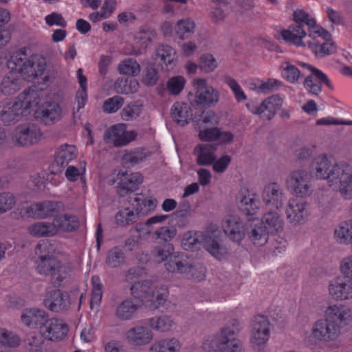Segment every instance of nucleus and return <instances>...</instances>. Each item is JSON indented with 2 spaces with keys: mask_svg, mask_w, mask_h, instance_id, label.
Wrapping results in <instances>:
<instances>
[{
  "mask_svg": "<svg viewBox=\"0 0 352 352\" xmlns=\"http://www.w3.org/2000/svg\"><path fill=\"white\" fill-rule=\"evenodd\" d=\"M282 99L278 95H273L265 99L260 105L263 116L271 120L282 105Z\"/></svg>",
  "mask_w": 352,
  "mask_h": 352,
  "instance_id": "35",
  "label": "nucleus"
},
{
  "mask_svg": "<svg viewBox=\"0 0 352 352\" xmlns=\"http://www.w3.org/2000/svg\"><path fill=\"white\" fill-rule=\"evenodd\" d=\"M267 228L258 218H250L246 221V236L254 245H265L269 239Z\"/></svg>",
  "mask_w": 352,
  "mask_h": 352,
  "instance_id": "13",
  "label": "nucleus"
},
{
  "mask_svg": "<svg viewBox=\"0 0 352 352\" xmlns=\"http://www.w3.org/2000/svg\"><path fill=\"white\" fill-rule=\"evenodd\" d=\"M41 132L34 124H20L16 127L12 134V140L19 146H27L38 142Z\"/></svg>",
  "mask_w": 352,
  "mask_h": 352,
  "instance_id": "11",
  "label": "nucleus"
},
{
  "mask_svg": "<svg viewBox=\"0 0 352 352\" xmlns=\"http://www.w3.org/2000/svg\"><path fill=\"white\" fill-rule=\"evenodd\" d=\"M195 89V99L190 101L194 108L210 107L219 100V93L212 87L208 85L205 79H195L193 82Z\"/></svg>",
  "mask_w": 352,
  "mask_h": 352,
  "instance_id": "7",
  "label": "nucleus"
},
{
  "mask_svg": "<svg viewBox=\"0 0 352 352\" xmlns=\"http://www.w3.org/2000/svg\"><path fill=\"white\" fill-rule=\"evenodd\" d=\"M222 228L230 241L239 243L246 236V222L236 215L227 216L222 221Z\"/></svg>",
  "mask_w": 352,
  "mask_h": 352,
  "instance_id": "12",
  "label": "nucleus"
},
{
  "mask_svg": "<svg viewBox=\"0 0 352 352\" xmlns=\"http://www.w3.org/2000/svg\"><path fill=\"white\" fill-rule=\"evenodd\" d=\"M21 318L23 323L26 326L31 328H40L41 331L47 322L49 316L44 310L30 309H25Z\"/></svg>",
  "mask_w": 352,
  "mask_h": 352,
  "instance_id": "25",
  "label": "nucleus"
},
{
  "mask_svg": "<svg viewBox=\"0 0 352 352\" xmlns=\"http://www.w3.org/2000/svg\"><path fill=\"white\" fill-rule=\"evenodd\" d=\"M155 59L157 57L160 58L161 60L166 65L167 70L173 69L175 65L176 52L169 45H162L159 46L155 50Z\"/></svg>",
  "mask_w": 352,
  "mask_h": 352,
  "instance_id": "39",
  "label": "nucleus"
},
{
  "mask_svg": "<svg viewBox=\"0 0 352 352\" xmlns=\"http://www.w3.org/2000/svg\"><path fill=\"white\" fill-rule=\"evenodd\" d=\"M37 272L45 276L52 277V282L55 287L59 286L63 277L60 271L61 265L60 261L52 255H41L36 262Z\"/></svg>",
  "mask_w": 352,
  "mask_h": 352,
  "instance_id": "10",
  "label": "nucleus"
},
{
  "mask_svg": "<svg viewBox=\"0 0 352 352\" xmlns=\"http://www.w3.org/2000/svg\"><path fill=\"white\" fill-rule=\"evenodd\" d=\"M279 209H270L260 219L263 222L265 228H267L268 232L272 235H274L281 232L283 230L284 222L278 212Z\"/></svg>",
  "mask_w": 352,
  "mask_h": 352,
  "instance_id": "28",
  "label": "nucleus"
},
{
  "mask_svg": "<svg viewBox=\"0 0 352 352\" xmlns=\"http://www.w3.org/2000/svg\"><path fill=\"white\" fill-rule=\"evenodd\" d=\"M262 199L267 206H272L276 209H279L285 200L283 190L278 184L270 183L264 187Z\"/></svg>",
  "mask_w": 352,
  "mask_h": 352,
  "instance_id": "20",
  "label": "nucleus"
},
{
  "mask_svg": "<svg viewBox=\"0 0 352 352\" xmlns=\"http://www.w3.org/2000/svg\"><path fill=\"white\" fill-rule=\"evenodd\" d=\"M242 350L241 342L234 336L219 333V343L218 352H241Z\"/></svg>",
  "mask_w": 352,
  "mask_h": 352,
  "instance_id": "38",
  "label": "nucleus"
},
{
  "mask_svg": "<svg viewBox=\"0 0 352 352\" xmlns=\"http://www.w3.org/2000/svg\"><path fill=\"white\" fill-rule=\"evenodd\" d=\"M40 102L37 92L34 90H25L12 104H0V123L4 125L16 124L23 115L30 113L29 109L36 107Z\"/></svg>",
  "mask_w": 352,
  "mask_h": 352,
  "instance_id": "2",
  "label": "nucleus"
},
{
  "mask_svg": "<svg viewBox=\"0 0 352 352\" xmlns=\"http://www.w3.org/2000/svg\"><path fill=\"white\" fill-rule=\"evenodd\" d=\"M62 109L56 102H45L35 111V118L45 125L53 124L61 118Z\"/></svg>",
  "mask_w": 352,
  "mask_h": 352,
  "instance_id": "18",
  "label": "nucleus"
},
{
  "mask_svg": "<svg viewBox=\"0 0 352 352\" xmlns=\"http://www.w3.org/2000/svg\"><path fill=\"white\" fill-rule=\"evenodd\" d=\"M30 233L34 236H51L57 232L54 219L52 223L39 222L29 228Z\"/></svg>",
  "mask_w": 352,
  "mask_h": 352,
  "instance_id": "40",
  "label": "nucleus"
},
{
  "mask_svg": "<svg viewBox=\"0 0 352 352\" xmlns=\"http://www.w3.org/2000/svg\"><path fill=\"white\" fill-rule=\"evenodd\" d=\"M15 204V198L10 192L0 193V214L10 210Z\"/></svg>",
  "mask_w": 352,
  "mask_h": 352,
  "instance_id": "61",
  "label": "nucleus"
},
{
  "mask_svg": "<svg viewBox=\"0 0 352 352\" xmlns=\"http://www.w3.org/2000/svg\"><path fill=\"white\" fill-rule=\"evenodd\" d=\"M331 297L341 300L352 299V278L336 282L331 287Z\"/></svg>",
  "mask_w": 352,
  "mask_h": 352,
  "instance_id": "33",
  "label": "nucleus"
},
{
  "mask_svg": "<svg viewBox=\"0 0 352 352\" xmlns=\"http://www.w3.org/2000/svg\"><path fill=\"white\" fill-rule=\"evenodd\" d=\"M182 245L185 250L195 251L202 245L211 255L221 259L226 249L219 242L215 235H202L197 232H187L184 234Z\"/></svg>",
  "mask_w": 352,
  "mask_h": 352,
  "instance_id": "4",
  "label": "nucleus"
},
{
  "mask_svg": "<svg viewBox=\"0 0 352 352\" xmlns=\"http://www.w3.org/2000/svg\"><path fill=\"white\" fill-rule=\"evenodd\" d=\"M56 229L65 231H74L78 228L79 223L75 216L64 214L54 218Z\"/></svg>",
  "mask_w": 352,
  "mask_h": 352,
  "instance_id": "44",
  "label": "nucleus"
},
{
  "mask_svg": "<svg viewBox=\"0 0 352 352\" xmlns=\"http://www.w3.org/2000/svg\"><path fill=\"white\" fill-rule=\"evenodd\" d=\"M185 79L177 76L170 78L167 82L168 91L173 95H177L184 89Z\"/></svg>",
  "mask_w": 352,
  "mask_h": 352,
  "instance_id": "59",
  "label": "nucleus"
},
{
  "mask_svg": "<svg viewBox=\"0 0 352 352\" xmlns=\"http://www.w3.org/2000/svg\"><path fill=\"white\" fill-rule=\"evenodd\" d=\"M78 78V82L81 90L76 93V98L78 100V109H80L84 107L85 101L87 100V78L82 74V69H78L77 71Z\"/></svg>",
  "mask_w": 352,
  "mask_h": 352,
  "instance_id": "49",
  "label": "nucleus"
},
{
  "mask_svg": "<svg viewBox=\"0 0 352 352\" xmlns=\"http://www.w3.org/2000/svg\"><path fill=\"white\" fill-rule=\"evenodd\" d=\"M173 324V320L167 316L152 318L148 320L151 327L162 332L169 331Z\"/></svg>",
  "mask_w": 352,
  "mask_h": 352,
  "instance_id": "50",
  "label": "nucleus"
},
{
  "mask_svg": "<svg viewBox=\"0 0 352 352\" xmlns=\"http://www.w3.org/2000/svg\"><path fill=\"white\" fill-rule=\"evenodd\" d=\"M118 70L120 74L130 75L133 78L140 73L141 66L135 59L129 58L118 65Z\"/></svg>",
  "mask_w": 352,
  "mask_h": 352,
  "instance_id": "45",
  "label": "nucleus"
},
{
  "mask_svg": "<svg viewBox=\"0 0 352 352\" xmlns=\"http://www.w3.org/2000/svg\"><path fill=\"white\" fill-rule=\"evenodd\" d=\"M311 168L317 178L329 179L330 177L329 162L327 155L324 154L316 157L311 164Z\"/></svg>",
  "mask_w": 352,
  "mask_h": 352,
  "instance_id": "37",
  "label": "nucleus"
},
{
  "mask_svg": "<svg viewBox=\"0 0 352 352\" xmlns=\"http://www.w3.org/2000/svg\"><path fill=\"white\" fill-rule=\"evenodd\" d=\"M61 202L47 201L32 204L26 208V214L35 218H45L52 216L55 212L62 208Z\"/></svg>",
  "mask_w": 352,
  "mask_h": 352,
  "instance_id": "21",
  "label": "nucleus"
},
{
  "mask_svg": "<svg viewBox=\"0 0 352 352\" xmlns=\"http://www.w3.org/2000/svg\"><path fill=\"white\" fill-rule=\"evenodd\" d=\"M344 163L336 164L331 168V185L345 199H352V173Z\"/></svg>",
  "mask_w": 352,
  "mask_h": 352,
  "instance_id": "6",
  "label": "nucleus"
},
{
  "mask_svg": "<svg viewBox=\"0 0 352 352\" xmlns=\"http://www.w3.org/2000/svg\"><path fill=\"white\" fill-rule=\"evenodd\" d=\"M195 23L190 19L180 20L177 23L175 33L181 40H185L194 33Z\"/></svg>",
  "mask_w": 352,
  "mask_h": 352,
  "instance_id": "46",
  "label": "nucleus"
},
{
  "mask_svg": "<svg viewBox=\"0 0 352 352\" xmlns=\"http://www.w3.org/2000/svg\"><path fill=\"white\" fill-rule=\"evenodd\" d=\"M173 119L181 126H184L192 120L191 107L186 103L175 102L171 108Z\"/></svg>",
  "mask_w": 352,
  "mask_h": 352,
  "instance_id": "31",
  "label": "nucleus"
},
{
  "mask_svg": "<svg viewBox=\"0 0 352 352\" xmlns=\"http://www.w3.org/2000/svg\"><path fill=\"white\" fill-rule=\"evenodd\" d=\"M132 296L141 305L146 303V306L151 309H159L163 306L167 300V291L163 292L156 291L153 282L150 280H144L135 282L131 287Z\"/></svg>",
  "mask_w": 352,
  "mask_h": 352,
  "instance_id": "3",
  "label": "nucleus"
},
{
  "mask_svg": "<svg viewBox=\"0 0 352 352\" xmlns=\"http://www.w3.org/2000/svg\"><path fill=\"white\" fill-rule=\"evenodd\" d=\"M17 71H12L5 76L1 82L0 89L4 95H12L21 87L22 79L17 75Z\"/></svg>",
  "mask_w": 352,
  "mask_h": 352,
  "instance_id": "30",
  "label": "nucleus"
},
{
  "mask_svg": "<svg viewBox=\"0 0 352 352\" xmlns=\"http://www.w3.org/2000/svg\"><path fill=\"white\" fill-rule=\"evenodd\" d=\"M139 88L138 81L133 77L119 78L115 83V89L118 93L128 94L138 91Z\"/></svg>",
  "mask_w": 352,
  "mask_h": 352,
  "instance_id": "42",
  "label": "nucleus"
},
{
  "mask_svg": "<svg viewBox=\"0 0 352 352\" xmlns=\"http://www.w3.org/2000/svg\"><path fill=\"white\" fill-rule=\"evenodd\" d=\"M307 203L298 199L290 200L286 210L287 219L294 226L303 223L308 216Z\"/></svg>",
  "mask_w": 352,
  "mask_h": 352,
  "instance_id": "23",
  "label": "nucleus"
},
{
  "mask_svg": "<svg viewBox=\"0 0 352 352\" xmlns=\"http://www.w3.org/2000/svg\"><path fill=\"white\" fill-rule=\"evenodd\" d=\"M239 210L246 216H253L259 209V201L247 188L241 189L236 195Z\"/></svg>",
  "mask_w": 352,
  "mask_h": 352,
  "instance_id": "22",
  "label": "nucleus"
},
{
  "mask_svg": "<svg viewBox=\"0 0 352 352\" xmlns=\"http://www.w3.org/2000/svg\"><path fill=\"white\" fill-rule=\"evenodd\" d=\"M190 215L191 213L190 212L187 213L182 210H177L172 214L171 221L178 227L184 228L188 224Z\"/></svg>",
  "mask_w": 352,
  "mask_h": 352,
  "instance_id": "62",
  "label": "nucleus"
},
{
  "mask_svg": "<svg viewBox=\"0 0 352 352\" xmlns=\"http://www.w3.org/2000/svg\"><path fill=\"white\" fill-rule=\"evenodd\" d=\"M136 136L134 131H126L124 124L112 126L109 130L105 131L104 139H113L116 146H122L133 140Z\"/></svg>",
  "mask_w": 352,
  "mask_h": 352,
  "instance_id": "19",
  "label": "nucleus"
},
{
  "mask_svg": "<svg viewBox=\"0 0 352 352\" xmlns=\"http://www.w3.org/2000/svg\"><path fill=\"white\" fill-rule=\"evenodd\" d=\"M329 326L327 318L318 320L312 329L313 336L318 340L328 341L330 338Z\"/></svg>",
  "mask_w": 352,
  "mask_h": 352,
  "instance_id": "47",
  "label": "nucleus"
},
{
  "mask_svg": "<svg viewBox=\"0 0 352 352\" xmlns=\"http://www.w3.org/2000/svg\"><path fill=\"white\" fill-rule=\"evenodd\" d=\"M141 306L138 300L133 302L131 299H126L117 307L116 315L121 320H129Z\"/></svg>",
  "mask_w": 352,
  "mask_h": 352,
  "instance_id": "41",
  "label": "nucleus"
},
{
  "mask_svg": "<svg viewBox=\"0 0 352 352\" xmlns=\"http://www.w3.org/2000/svg\"><path fill=\"white\" fill-rule=\"evenodd\" d=\"M124 254L118 247L111 249L107 255L106 263L111 267H116L124 261Z\"/></svg>",
  "mask_w": 352,
  "mask_h": 352,
  "instance_id": "51",
  "label": "nucleus"
},
{
  "mask_svg": "<svg viewBox=\"0 0 352 352\" xmlns=\"http://www.w3.org/2000/svg\"><path fill=\"white\" fill-rule=\"evenodd\" d=\"M217 66V61L212 54H206L200 57L199 68L204 72H212Z\"/></svg>",
  "mask_w": 352,
  "mask_h": 352,
  "instance_id": "56",
  "label": "nucleus"
},
{
  "mask_svg": "<svg viewBox=\"0 0 352 352\" xmlns=\"http://www.w3.org/2000/svg\"><path fill=\"white\" fill-rule=\"evenodd\" d=\"M199 136L202 141L211 142L216 140L218 138L219 129L216 126H199Z\"/></svg>",
  "mask_w": 352,
  "mask_h": 352,
  "instance_id": "60",
  "label": "nucleus"
},
{
  "mask_svg": "<svg viewBox=\"0 0 352 352\" xmlns=\"http://www.w3.org/2000/svg\"><path fill=\"white\" fill-rule=\"evenodd\" d=\"M138 215L137 212L134 214L133 210H130L129 208H126L116 214V222L118 224L123 226L129 225L134 222Z\"/></svg>",
  "mask_w": 352,
  "mask_h": 352,
  "instance_id": "55",
  "label": "nucleus"
},
{
  "mask_svg": "<svg viewBox=\"0 0 352 352\" xmlns=\"http://www.w3.org/2000/svg\"><path fill=\"white\" fill-rule=\"evenodd\" d=\"M142 110V104L138 101L132 102L126 105L121 111L124 120H133L140 116Z\"/></svg>",
  "mask_w": 352,
  "mask_h": 352,
  "instance_id": "48",
  "label": "nucleus"
},
{
  "mask_svg": "<svg viewBox=\"0 0 352 352\" xmlns=\"http://www.w3.org/2000/svg\"><path fill=\"white\" fill-rule=\"evenodd\" d=\"M45 307L56 313L67 311L70 307L71 301L69 294L60 289H55L48 292L43 300Z\"/></svg>",
  "mask_w": 352,
  "mask_h": 352,
  "instance_id": "15",
  "label": "nucleus"
},
{
  "mask_svg": "<svg viewBox=\"0 0 352 352\" xmlns=\"http://www.w3.org/2000/svg\"><path fill=\"white\" fill-rule=\"evenodd\" d=\"M126 340L133 346H142L149 343L153 339L150 329L142 326H136L130 329L126 334Z\"/></svg>",
  "mask_w": 352,
  "mask_h": 352,
  "instance_id": "26",
  "label": "nucleus"
},
{
  "mask_svg": "<svg viewBox=\"0 0 352 352\" xmlns=\"http://www.w3.org/2000/svg\"><path fill=\"white\" fill-rule=\"evenodd\" d=\"M334 236L339 243L352 244V219L341 222L335 228Z\"/></svg>",
  "mask_w": 352,
  "mask_h": 352,
  "instance_id": "36",
  "label": "nucleus"
},
{
  "mask_svg": "<svg viewBox=\"0 0 352 352\" xmlns=\"http://www.w3.org/2000/svg\"><path fill=\"white\" fill-rule=\"evenodd\" d=\"M303 27V24L300 23L290 25L287 30L281 32V36L284 40L289 41L296 46H305L302 41L307 34Z\"/></svg>",
  "mask_w": 352,
  "mask_h": 352,
  "instance_id": "34",
  "label": "nucleus"
},
{
  "mask_svg": "<svg viewBox=\"0 0 352 352\" xmlns=\"http://www.w3.org/2000/svg\"><path fill=\"white\" fill-rule=\"evenodd\" d=\"M219 334L217 336H208L203 342L202 349L205 352H218Z\"/></svg>",
  "mask_w": 352,
  "mask_h": 352,
  "instance_id": "63",
  "label": "nucleus"
},
{
  "mask_svg": "<svg viewBox=\"0 0 352 352\" xmlns=\"http://www.w3.org/2000/svg\"><path fill=\"white\" fill-rule=\"evenodd\" d=\"M68 331L67 325L56 318H48L47 322L41 330L44 338L49 340H61Z\"/></svg>",
  "mask_w": 352,
  "mask_h": 352,
  "instance_id": "24",
  "label": "nucleus"
},
{
  "mask_svg": "<svg viewBox=\"0 0 352 352\" xmlns=\"http://www.w3.org/2000/svg\"><path fill=\"white\" fill-rule=\"evenodd\" d=\"M76 157V148L74 146L61 145L56 153L54 160L50 166V173L53 175L61 173Z\"/></svg>",
  "mask_w": 352,
  "mask_h": 352,
  "instance_id": "14",
  "label": "nucleus"
},
{
  "mask_svg": "<svg viewBox=\"0 0 352 352\" xmlns=\"http://www.w3.org/2000/svg\"><path fill=\"white\" fill-rule=\"evenodd\" d=\"M129 203L133 206L137 214L146 215L150 211L153 210L157 206L156 199H146L144 196L138 197L136 194L135 197L132 198L131 196L128 197Z\"/></svg>",
  "mask_w": 352,
  "mask_h": 352,
  "instance_id": "29",
  "label": "nucleus"
},
{
  "mask_svg": "<svg viewBox=\"0 0 352 352\" xmlns=\"http://www.w3.org/2000/svg\"><path fill=\"white\" fill-rule=\"evenodd\" d=\"M352 321L351 309L346 306L331 307V337L340 335L341 329Z\"/></svg>",
  "mask_w": 352,
  "mask_h": 352,
  "instance_id": "16",
  "label": "nucleus"
},
{
  "mask_svg": "<svg viewBox=\"0 0 352 352\" xmlns=\"http://www.w3.org/2000/svg\"><path fill=\"white\" fill-rule=\"evenodd\" d=\"M7 66L10 70L17 71L23 79L28 81L39 77L45 82L50 80V72L47 69L45 58L34 56L28 59L27 54L21 50L10 58Z\"/></svg>",
  "mask_w": 352,
  "mask_h": 352,
  "instance_id": "1",
  "label": "nucleus"
},
{
  "mask_svg": "<svg viewBox=\"0 0 352 352\" xmlns=\"http://www.w3.org/2000/svg\"><path fill=\"white\" fill-rule=\"evenodd\" d=\"M141 82L147 87H153L157 85L160 74L158 68L155 63L148 61L142 63Z\"/></svg>",
  "mask_w": 352,
  "mask_h": 352,
  "instance_id": "32",
  "label": "nucleus"
},
{
  "mask_svg": "<svg viewBox=\"0 0 352 352\" xmlns=\"http://www.w3.org/2000/svg\"><path fill=\"white\" fill-rule=\"evenodd\" d=\"M177 230L174 227H161L155 231V234L157 238L162 239L164 241H170L176 235Z\"/></svg>",
  "mask_w": 352,
  "mask_h": 352,
  "instance_id": "64",
  "label": "nucleus"
},
{
  "mask_svg": "<svg viewBox=\"0 0 352 352\" xmlns=\"http://www.w3.org/2000/svg\"><path fill=\"white\" fill-rule=\"evenodd\" d=\"M310 179L311 176L306 170H294L287 177L286 186L287 189L296 196L306 197L313 192Z\"/></svg>",
  "mask_w": 352,
  "mask_h": 352,
  "instance_id": "8",
  "label": "nucleus"
},
{
  "mask_svg": "<svg viewBox=\"0 0 352 352\" xmlns=\"http://www.w3.org/2000/svg\"><path fill=\"white\" fill-rule=\"evenodd\" d=\"M294 21L298 23L306 25L309 28H316V20L302 10H297L293 14Z\"/></svg>",
  "mask_w": 352,
  "mask_h": 352,
  "instance_id": "58",
  "label": "nucleus"
},
{
  "mask_svg": "<svg viewBox=\"0 0 352 352\" xmlns=\"http://www.w3.org/2000/svg\"><path fill=\"white\" fill-rule=\"evenodd\" d=\"M199 126H216L219 123V118L218 116L212 111H208L207 112L202 111L201 118L196 120Z\"/></svg>",
  "mask_w": 352,
  "mask_h": 352,
  "instance_id": "53",
  "label": "nucleus"
},
{
  "mask_svg": "<svg viewBox=\"0 0 352 352\" xmlns=\"http://www.w3.org/2000/svg\"><path fill=\"white\" fill-rule=\"evenodd\" d=\"M124 100L120 96H115L104 100L102 106L103 111L107 113L116 112L123 105Z\"/></svg>",
  "mask_w": 352,
  "mask_h": 352,
  "instance_id": "54",
  "label": "nucleus"
},
{
  "mask_svg": "<svg viewBox=\"0 0 352 352\" xmlns=\"http://www.w3.org/2000/svg\"><path fill=\"white\" fill-rule=\"evenodd\" d=\"M20 343L19 336L5 329H0V344L6 346L15 347Z\"/></svg>",
  "mask_w": 352,
  "mask_h": 352,
  "instance_id": "52",
  "label": "nucleus"
},
{
  "mask_svg": "<svg viewBox=\"0 0 352 352\" xmlns=\"http://www.w3.org/2000/svg\"><path fill=\"white\" fill-rule=\"evenodd\" d=\"M270 322L262 315L256 316L252 321V342L257 346L265 344L270 335Z\"/></svg>",
  "mask_w": 352,
  "mask_h": 352,
  "instance_id": "17",
  "label": "nucleus"
},
{
  "mask_svg": "<svg viewBox=\"0 0 352 352\" xmlns=\"http://www.w3.org/2000/svg\"><path fill=\"white\" fill-rule=\"evenodd\" d=\"M218 146L217 143H207L197 146L195 148L197 164L200 166L211 165L217 158L215 152Z\"/></svg>",
  "mask_w": 352,
  "mask_h": 352,
  "instance_id": "27",
  "label": "nucleus"
},
{
  "mask_svg": "<svg viewBox=\"0 0 352 352\" xmlns=\"http://www.w3.org/2000/svg\"><path fill=\"white\" fill-rule=\"evenodd\" d=\"M153 37V32L144 28H141L140 31L134 35V39L142 48H146Z\"/></svg>",
  "mask_w": 352,
  "mask_h": 352,
  "instance_id": "57",
  "label": "nucleus"
},
{
  "mask_svg": "<svg viewBox=\"0 0 352 352\" xmlns=\"http://www.w3.org/2000/svg\"><path fill=\"white\" fill-rule=\"evenodd\" d=\"M116 181H118L116 187L117 194L123 197L131 195L138 189L139 186L143 182V177L139 172L120 171L117 175L116 180H113L112 184Z\"/></svg>",
  "mask_w": 352,
  "mask_h": 352,
  "instance_id": "9",
  "label": "nucleus"
},
{
  "mask_svg": "<svg viewBox=\"0 0 352 352\" xmlns=\"http://www.w3.org/2000/svg\"><path fill=\"white\" fill-rule=\"evenodd\" d=\"M180 344L175 338L164 339L154 343L150 349V352H178Z\"/></svg>",
  "mask_w": 352,
  "mask_h": 352,
  "instance_id": "43",
  "label": "nucleus"
},
{
  "mask_svg": "<svg viewBox=\"0 0 352 352\" xmlns=\"http://www.w3.org/2000/svg\"><path fill=\"white\" fill-rule=\"evenodd\" d=\"M166 269L172 273L184 274L187 278L197 281L204 279L206 268L199 263H190L183 254L170 256L168 263H165Z\"/></svg>",
  "mask_w": 352,
  "mask_h": 352,
  "instance_id": "5",
  "label": "nucleus"
}]
</instances>
